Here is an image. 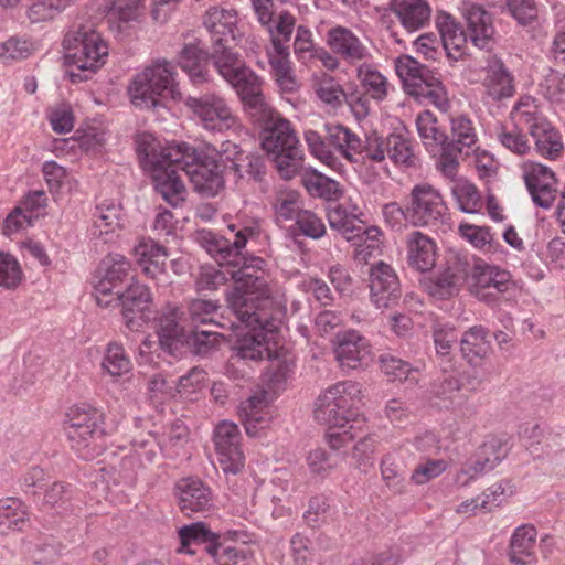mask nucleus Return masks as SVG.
Here are the masks:
<instances>
[{"label":"nucleus","instance_id":"1","mask_svg":"<svg viewBox=\"0 0 565 565\" xmlns=\"http://www.w3.org/2000/svg\"><path fill=\"white\" fill-rule=\"evenodd\" d=\"M233 273L234 288L227 294V303L238 321L248 329L239 334L232 360H262L271 356L276 345L275 326L270 311L282 302L284 295L265 273L263 258L250 259Z\"/></svg>","mask_w":565,"mask_h":565},{"label":"nucleus","instance_id":"2","mask_svg":"<svg viewBox=\"0 0 565 565\" xmlns=\"http://www.w3.org/2000/svg\"><path fill=\"white\" fill-rule=\"evenodd\" d=\"M177 76L175 66L170 61H153L130 81V102L140 109H157L168 100L180 102L182 93Z\"/></svg>","mask_w":565,"mask_h":565},{"label":"nucleus","instance_id":"3","mask_svg":"<svg viewBox=\"0 0 565 565\" xmlns=\"http://www.w3.org/2000/svg\"><path fill=\"white\" fill-rule=\"evenodd\" d=\"M170 160L182 166L193 189L204 196H215L224 188V178L218 163L220 153L212 145L193 148L184 142H172Z\"/></svg>","mask_w":565,"mask_h":565},{"label":"nucleus","instance_id":"4","mask_svg":"<svg viewBox=\"0 0 565 565\" xmlns=\"http://www.w3.org/2000/svg\"><path fill=\"white\" fill-rule=\"evenodd\" d=\"M171 145H161L151 136H145L138 145V151L143 154L145 164L152 173L156 191L167 203L177 207L184 202L186 189L178 173L183 164H178L167 156Z\"/></svg>","mask_w":565,"mask_h":565},{"label":"nucleus","instance_id":"5","mask_svg":"<svg viewBox=\"0 0 565 565\" xmlns=\"http://www.w3.org/2000/svg\"><path fill=\"white\" fill-rule=\"evenodd\" d=\"M263 149L273 157L279 174L291 179L301 168L303 153L299 139L289 120L280 114L274 115L264 124Z\"/></svg>","mask_w":565,"mask_h":565},{"label":"nucleus","instance_id":"6","mask_svg":"<svg viewBox=\"0 0 565 565\" xmlns=\"http://www.w3.org/2000/svg\"><path fill=\"white\" fill-rule=\"evenodd\" d=\"M361 401V387L356 382L342 381L321 393L315 407V418L332 429L358 424L353 406Z\"/></svg>","mask_w":565,"mask_h":565},{"label":"nucleus","instance_id":"7","mask_svg":"<svg viewBox=\"0 0 565 565\" xmlns=\"http://www.w3.org/2000/svg\"><path fill=\"white\" fill-rule=\"evenodd\" d=\"M103 422V413L89 405H76L66 413L64 430L71 448L79 457L90 460L98 455Z\"/></svg>","mask_w":565,"mask_h":565},{"label":"nucleus","instance_id":"8","mask_svg":"<svg viewBox=\"0 0 565 565\" xmlns=\"http://www.w3.org/2000/svg\"><path fill=\"white\" fill-rule=\"evenodd\" d=\"M194 120L206 131L241 134L244 125L235 109L223 96L209 93L185 100Z\"/></svg>","mask_w":565,"mask_h":565},{"label":"nucleus","instance_id":"9","mask_svg":"<svg viewBox=\"0 0 565 565\" xmlns=\"http://www.w3.org/2000/svg\"><path fill=\"white\" fill-rule=\"evenodd\" d=\"M65 60L82 71L95 72L105 64L108 45L92 25L70 30L64 40Z\"/></svg>","mask_w":565,"mask_h":565},{"label":"nucleus","instance_id":"10","mask_svg":"<svg viewBox=\"0 0 565 565\" xmlns=\"http://www.w3.org/2000/svg\"><path fill=\"white\" fill-rule=\"evenodd\" d=\"M228 230L234 234V239L231 241L228 237L220 236L211 232H202L200 234L201 245L205 250L220 264L238 265L242 260V265L238 270L243 268L244 263H249L255 257H243L242 250L246 246L248 239L256 237L259 234L257 226H244L237 228L236 225L230 224ZM237 271V269H236ZM235 273L233 270L231 276Z\"/></svg>","mask_w":565,"mask_h":565},{"label":"nucleus","instance_id":"11","mask_svg":"<svg viewBox=\"0 0 565 565\" xmlns=\"http://www.w3.org/2000/svg\"><path fill=\"white\" fill-rule=\"evenodd\" d=\"M447 205L440 191L427 182L415 184L406 201V221L414 226H429L443 222Z\"/></svg>","mask_w":565,"mask_h":565},{"label":"nucleus","instance_id":"12","mask_svg":"<svg viewBox=\"0 0 565 565\" xmlns=\"http://www.w3.org/2000/svg\"><path fill=\"white\" fill-rule=\"evenodd\" d=\"M469 291L479 300L494 302L513 287L509 271L482 262L470 264Z\"/></svg>","mask_w":565,"mask_h":565},{"label":"nucleus","instance_id":"13","mask_svg":"<svg viewBox=\"0 0 565 565\" xmlns=\"http://www.w3.org/2000/svg\"><path fill=\"white\" fill-rule=\"evenodd\" d=\"M241 431L228 420L220 423L214 430V444L218 463L226 473L239 472L245 463L241 445Z\"/></svg>","mask_w":565,"mask_h":565},{"label":"nucleus","instance_id":"14","mask_svg":"<svg viewBox=\"0 0 565 565\" xmlns=\"http://www.w3.org/2000/svg\"><path fill=\"white\" fill-rule=\"evenodd\" d=\"M115 297L122 307L124 322L129 330L139 331L151 319L152 298L147 286L132 282L124 292L116 290Z\"/></svg>","mask_w":565,"mask_h":565},{"label":"nucleus","instance_id":"15","mask_svg":"<svg viewBox=\"0 0 565 565\" xmlns=\"http://www.w3.org/2000/svg\"><path fill=\"white\" fill-rule=\"evenodd\" d=\"M520 169L533 202L543 209L551 207L557 194V180L553 170L531 160L524 161Z\"/></svg>","mask_w":565,"mask_h":565},{"label":"nucleus","instance_id":"16","mask_svg":"<svg viewBox=\"0 0 565 565\" xmlns=\"http://www.w3.org/2000/svg\"><path fill=\"white\" fill-rule=\"evenodd\" d=\"M469 273L470 260L468 257L451 253L447 257L444 270L428 282V292L440 299L454 297L459 294L468 280Z\"/></svg>","mask_w":565,"mask_h":565},{"label":"nucleus","instance_id":"17","mask_svg":"<svg viewBox=\"0 0 565 565\" xmlns=\"http://www.w3.org/2000/svg\"><path fill=\"white\" fill-rule=\"evenodd\" d=\"M130 262L120 254H111L104 258L100 266V278L95 285V299L99 307L117 303L116 290L129 275Z\"/></svg>","mask_w":565,"mask_h":565},{"label":"nucleus","instance_id":"18","mask_svg":"<svg viewBox=\"0 0 565 565\" xmlns=\"http://www.w3.org/2000/svg\"><path fill=\"white\" fill-rule=\"evenodd\" d=\"M333 344L335 359L342 369H362L372 361L370 342L355 330L337 333Z\"/></svg>","mask_w":565,"mask_h":565},{"label":"nucleus","instance_id":"19","mask_svg":"<svg viewBox=\"0 0 565 565\" xmlns=\"http://www.w3.org/2000/svg\"><path fill=\"white\" fill-rule=\"evenodd\" d=\"M173 491L180 511L186 516L205 513L213 508V492L199 478L186 477L178 480Z\"/></svg>","mask_w":565,"mask_h":565},{"label":"nucleus","instance_id":"20","mask_svg":"<svg viewBox=\"0 0 565 565\" xmlns=\"http://www.w3.org/2000/svg\"><path fill=\"white\" fill-rule=\"evenodd\" d=\"M237 12L223 8H211L203 17V24L211 34L212 46L239 44L243 32L237 25Z\"/></svg>","mask_w":565,"mask_h":565},{"label":"nucleus","instance_id":"21","mask_svg":"<svg viewBox=\"0 0 565 565\" xmlns=\"http://www.w3.org/2000/svg\"><path fill=\"white\" fill-rule=\"evenodd\" d=\"M482 87L484 95L492 102L511 98L515 93V79L504 62L493 55L483 67Z\"/></svg>","mask_w":565,"mask_h":565},{"label":"nucleus","instance_id":"22","mask_svg":"<svg viewBox=\"0 0 565 565\" xmlns=\"http://www.w3.org/2000/svg\"><path fill=\"white\" fill-rule=\"evenodd\" d=\"M370 292L372 302L380 309L391 307L401 297L398 278L384 262H379L370 270Z\"/></svg>","mask_w":565,"mask_h":565},{"label":"nucleus","instance_id":"23","mask_svg":"<svg viewBox=\"0 0 565 565\" xmlns=\"http://www.w3.org/2000/svg\"><path fill=\"white\" fill-rule=\"evenodd\" d=\"M326 43L333 54L353 64L371 57V52L362 40L349 28L334 25L326 34Z\"/></svg>","mask_w":565,"mask_h":565},{"label":"nucleus","instance_id":"24","mask_svg":"<svg viewBox=\"0 0 565 565\" xmlns=\"http://www.w3.org/2000/svg\"><path fill=\"white\" fill-rule=\"evenodd\" d=\"M395 71L402 82L404 92L413 97L423 94V89L435 77L426 66L411 55L398 56L395 60Z\"/></svg>","mask_w":565,"mask_h":565},{"label":"nucleus","instance_id":"25","mask_svg":"<svg viewBox=\"0 0 565 565\" xmlns=\"http://www.w3.org/2000/svg\"><path fill=\"white\" fill-rule=\"evenodd\" d=\"M239 418L248 436L256 437L266 429L271 420L265 393L250 396L239 405Z\"/></svg>","mask_w":565,"mask_h":565},{"label":"nucleus","instance_id":"26","mask_svg":"<svg viewBox=\"0 0 565 565\" xmlns=\"http://www.w3.org/2000/svg\"><path fill=\"white\" fill-rule=\"evenodd\" d=\"M134 256L145 275L158 279L166 271L168 253L164 246L150 238H142L134 247Z\"/></svg>","mask_w":565,"mask_h":565},{"label":"nucleus","instance_id":"27","mask_svg":"<svg viewBox=\"0 0 565 565\" xmlns=\"http://www.w3.org/2000/svg\"><path fill=\"white\" fill-rule=\"evenodd\" d=\"M436 25L447 56L455 61L459 60L467 43V35L460 25L451 15L445 13L437 15Z\"/></svg>","mask_w":565,"mask_h":565},{"label":"nucleus","instance_id":"28","mask_svg":"<svg viewBox=\"0 0 565 565\" xmlns=\"http://www.w3.org/2000/svg\"><path fill=\"white\" fill-rule=\"evenodd\" d=\"M326 138L342 159L348 162H355L358 150L361 148V138L350 128L340 124H326Z\"/></svg>","mask_w":565,"mask_h":565},{"label":"nucleus","instance_id":"29","mask_svg":"<svg viewBox=\"0 0 565 565\" xmlns=\"http://www.w3.org/2000/svg\"><path fill=\"white\" fill-rule=\"evenodd\" d=\"M408 263L418 271H427L436 265V245L420 232H412L407 239Z\"/></svg>","mask_w":565,"mask_h":565},{"label":"nucleus","instance_id":"30","mask_svg":"<svg viewBox=\"0 0 565 565\" xmlns=\"http://www.w3.org/2000/svg\"><path fill=\"white\" fill-rule=\"evenodd\" d=\"M469 38L478 47H486L494 34L492 18L481 6L469 4L466 8Z\"/></svg>","mask_w":565,"mask_h":565},{"label":"nucleus","instance_id":"31","mask_svg":"<svg viewBox=\"0 0 565 565\" xmlns=\"http://www.w3.org/2000/svg\"><path fill=\"white\" fill-rule=\"evenodd\" d=\"M182 316L183 312L175 306L168 305L162 310L158 323V339L163 349L171 351L175 343L183 342L185 334L180 326Z\"/></svg>","mask_w":565,"mask_h":565},{"label":"nucleus","instance_id":"32","mask_svg":"<svg viewBox=\"0 0 565 565\" xmlns=\"http://www.w3.org/2000/svg\"><path fill=\"white\" fill-rule=\"evenodd\" d=\"M394 12L409 32L426 25L430 19V7L425 0H394Z\"/></svg>","mask_w":565,"mask_h":565},{"label":"nucleus","instance_id":"33","mask_svg":"<svg viewBox=\"0 0 565 565\" xmlns=\"http://www.w3.org/2000/svg\"><path fill=\"white\" fill-rule=\"evenodd\" d=\"M132 370V363L126 353L122 344L109 342L104 351L100 362V372L103 376H109L113 381H118Z\"/></svg>","mask_w":565,"mask_h":565},{"label":"nucleus","instance_id":"34","mask_svg":"<svg viewBox=\"0 0 565 565\" xmlns=\"http://www.w3.org/2000/svg\"><path fill=\"white\" fill-rule=\"evenodd\" d=\"M356 78L371 98L382 102L388 96L390 83L387 78L374 64L367 63L366 60L358 66Z\"/></svg>","mask_w":565,"mask_h":565},{"label":"nucleus","instance_id":"35","mask_svg":"<svg viewBox=\"0 0 565 565\" xmlns=\"http://www.w3.org/2000/svg\"><path fill=\"white\" fill-rule=\"evenodd\" d=\"M301 182L313 196L335 200L342 194V189L338 181L323 175L315 169L306 168L301 173Z\"/></svg>","mask_w":565,"mask_h":565},{"label":"nucleus","instance_id":"36","mask_svg":"<svg viewBox=\"0 0 565 565\" xmlns=\"http://www.w3.org/2000/svg\"><path fill=\"white\" fill-rule=\"evenodd\" d=\"M381 232L377 227H362L361 232L354 234L353 245L354 260L359 264H367L371 259L379 257L382 253Z\"/></svg>","mask_w":565,"mask_h":565},{"label":"nucleus","instance_id":"37","mask_svg":"<svg viewBox=\"0 0 565 565\" xmlns=\"http://www.w3.org/2000/svg\"><path fill=\"white\" fill-rule=\"evenodd\" d=\"M536 534L535 527L531 525H522L515 530L510 542V558L512 562L520 565L531 562Z\"/></svg>","mask_w":565,"mask_h":565},{"label":"nucleus","instance_id":"38","mask_svg":"<svg viewBox=\"0 0 565 565\" xmlns=\"http://www.w3.org/2000/svg\"><path fill=\"white\" fill-rule=\"evenodd\" d=\"M130 446V455L125 462L137 461V466L140 468L153 463L161 451L159 441L151 433H139L134 436Z\"/></svg>","mask_w":565,"mask_h":565},{"label":"nucleus","instance_id":"39","mask_svg":"<svg viewBox=\"0 0 565 565\" xmlns=\"http://www.w3.org/2000/svg\"><path fill=\"white\" fill-rule=\"evenodd\" d=\"M305 140L310 153L317 160L339 174L345 173V166L342 163L341 159L330 149V145L327 138L323 139L315 130H307L305 132Z\"/></svg>","mask_w":565,"mask_h":565},{"label":"nucleus","instance_id":"40","mask_svg":"<svg viewBox=\"0 0 565 565\" xmlns=\"http://www.w3.org/2000/svg\"><path fill=\"white\" fill-rule=\"evenodd\" d=\"M28 522L25 504L17 498H4L0 500V533L20 531Z\"/></svg>","mask_w":565,"mask_h":565},{"label":"nucleus","instance_id":"41","mask_svg":"<svg viewBox=\"0 0 565 565\" xmlns=\"http://www.w3.org/2000/svg\"><path fill=\"white\" fill-rule=\"evenodd\" d=\"M511 118L516 125L526 126L529 132L539 129V127L547 122L541 107L531 96L520 97L512 108Z\"/></svg>","mask_w":565,"mask_h":565},{"label":"nucleus","instance_id":"42","mask_svg":"<svg viewBox=\"0 0 565 565\" xmlns=\"http://www.w3.org/2000/svg\"><path fill=\"white\" fill-rule=\"evenodd\" d=\"M206 54L195 44H186L179 54L178 63L194 84L207 81Z\"/></svg>","mask_w":565,"mask_h":565},{"label":"nucleus","instance_id":"43","mask_svg":"<svg viewBox=\"0 0 565 565\" xmlns=\"http://www.w3.org/2000/svg\"><path fill=\"white\" fill-rule=\"evenodd\" d=\"M311 86L323 104L334 109L342 105L345 92L333 76L326 73L313 74Z\"/></svg>","mask_w":565,"mask_h":565},{"label":"nucleus","instance_id":"44","mask_svg":"<svg viewBox=\"0 0 565 565\" xmlns=\"http://www.w3.org/2000/svg\"><path fill=\"white\" fill-rule=\"evenodd\" d=\"M530 135L534 138L536 151L544 158L557 159L564 149L562 137L547 121Z\"/></svg>","mask_w":565,"mask_h":565},{"label":"nucleus","instance_id":"45","mask_svg":"<svg viewBox=\"0 0 565 565\" xmlns=\"http://www.w3.org/2000/svg\"><path fill=\"white\" fill-rule=\"evenodd\" d=\"M461 352L469 363L486 358L490 351L487 340V331L483 327L476 326L466 331L460 341Z\"/></svg>","mask_w":565,"mask_h":565},{"label":"nucleus","instance_id":"46","mask_svg":"<svg viewBox=\"0 0 565 565\" xmlns=\"http://www.w3.org/2000/svg\"><path fill=\"white\" fill-rule=\"evenodd\" d=\"M416 127L423 143L431 151L439 149L448 141V136L438 128L437 118L429 110L417 115Z\"/></svg>","mask_w":565,"mask_h":565},{"label":"nucleus","instance_id":"47","mask_svg":"<svg viewBox=\"0 0 565 565\" xmlns=\"http://www.w3.org/2000/svg\"><path fill=\"white\" fill-rule=\"evenodd\" d=\"M450 137L447 142L456 147L471 148L478 141L476 127L472 120L463 114H456L449 117Z\"/></svg>","mask_w":565,"mask_h":565},{"label":"nucleus","instance_id":"48","mask_svg":"<svg viewBox=\"0 0 565 565\" xmlns=\"http://www.w3.org/2000/svg\"><path fill=\"white\" fill-rule=\"evenodd\" d=\"M236 44L212 46L211 57L218 74L227 82L242 67L244 62L232 50Z\"/></svg>","mask_w":565,"mask_h":565},{"label":"nucleus","instance_id":"49","mask_svg":"<svg viewBox=\"0 0 565 565\" xmlns=\"http://www.w3.org/2000/svg\"><path fill=\"white\" fill-rule=\"evenodd\" d=\"M435 396L443 406L450 408L461 407L468 399V396L462 392L461 381L454 375L446 376L436 385Z\"/></svg>","mask_w":565,"mask_h":565},{"label":"nucleus","instance_id":"50","mask_svg":"<svg viewBox=\"0 0 565 565\" xmlns=\"http://www.w3.org/2000/svg\"><path fill=\"white\" fill-rule=\"evenodd\" d=\"M328 222L331 228L342 233L347 241H353L354 234L361 232L362 222L352 214H349L345 207L337 205L329 210Z\"/></svg>","mask_w":565,"mask_h":565},{"label":"nucleus","instance_id":"51","mask_svg":"<svg viewBox=\"0 0 565 565\" xmlns=\"http://www.w3.org/2000/svg\"><path fill=\"white\" fill-rule=\"evenodd\" d=\"M119 209L115 205H99L94 214L92 235L103 238L119 228Z\"/></svg>","mask_w":565,"mask_h":565},{"label":"nucleus","instance_id":"52","mask_svg":"<svg viewBox=\"0 0 565 565\" xmlns=\"http://www.w3.org/2000/svg\"><path fill=\"white\" fill-rule=\"evenodd\" d=\"M451 192L462 212L473 214L481 207L480 193L475 184L468 180H457Z\"/></svg>","mask_w":565,"mask_h":565},{"label":"nucleus","instance_id":"53","mask_svg":"<svg viewBox=\"0 0 565 565\" xmlns=\"http://www.w3.org/2000/svg\"><path fill=\"white\" fill-rule=\"evenodd\" d=\"M206 550L220 565H248V559L252 557V551L246 546L213 544Z\"/></svg>","mask_w":565,"mask_h":565},{"label":"nucleus","instance_id":"54","mask_svg":"<svg viewBox=\"0 0 565 565\" xmlns=\"http://www.w3.org/2000/svg\"><path fill=\"white\" fill-rule=\"evenodd\" d=\"M495 136L500 143L515 154H525L530 151V143L526 136L515 126L509 127L504 124L495 126Z\"/></svg>","mask_w":565,"mask_h":565},{"label":"nucleus","instance_id":"55","mask_svg":"<svg viewBox=\"0 0 565 565\" xmlns=\"http://www.w3.org/2000/svg\"><path fill=\"white\" fill-rule=\"evenodd\" d=\"M260 24L266 26L270 35L271 46H274V42L276 41L287 44L291 39L296 25V18L288 11H282L276 17L273 14L268 23Z\"/></svg>","mask_w":565,"mask_h":565},{"label":"nucleus","instance_id":"56","mask_svg":"<svg viewBox=\"0 0 565 565\" xmlns=\"http://www.w3.org/2000/svg\"><path fill=\"white\" fill-rule=\"evenodd\" d=\"M448 468L445 459L425 458L416 465L409 479L416 486H424L441 476Z\"/></svg>","mask_w":565,"mask_h":565},{"label":"nucleus","instance_id":"57","mask_svg":"<svg viewBox=\"0 0 565 565\" xmlns=\"http://www.w3.org/2000/svg\"><path fill=\"white\" fill-rule=\"evenodd\" d=\"M387 138L377 135H369L365 140L361 139V148L358 150L356 161L369 160L373 163H386Z\"/></svg>","mask_w":565,"mask_h":565},{"label":"nucleus","instance_id":"58","mask_svg":"<svg viewBox=\"0 0 565 565\" xmlns=\"http://www.w3.org/2000/svg\"><path fill=\"white\" fill-rule=\"evenodd\" d=\"M230 166V170L234 173L236 181L244 178L254 181H260L265 174V167L263 160L258 156L245 154Z\"/></svg>","mask_w":565,"mask_h":565},{"label":"nucleus","instance_id":"59","mask_svg":"<svg viewBox=\"0 0 565 565\" xmlns=\"http://www.w3.org/2000/svg\"><path fill=\"white\" fill-rule=\"evenodd\" d=\"M509 452L508 439L502 436H488L479 448L481 457L493 469Z\"/></svg>","mask_w":565,"mask_h":565},{"label":"nucleus","instance_id":"60","mask_svg":"<svg viewBox=\"0 0 565 565\" xmlns=\"http://www.w3.org/2000/svg\"><path fill=\"white\" fill-rule=\"evenodd\" d=\"M181 547L180 552L194 554L195 551L191 550V545L202 544L213 539L212 532L202 522H196L191 525H185L179 531Z\"/></svg>","mask_w":565,"mask_h":565},{"label":"nucleus","instance_id":"61","mask_svg":"<svg viewBox=\"0 0 565 565\" xmlns=\"http://www.w3.org/2000/svg\"><path fill=\"white\" fill-rule=\"evenodd\" d=\"M239 98L250 116L263 122V125L267 122L270 117L279 114L266 102L260 88Z\"/></svg>","mask_w":565,"mask_h":565},{"label":"nucleus","instance_id":"62","mask_svg":"<svg viewBox=\"0 0 565 565\" xmlns=\"http://www.w3.org/2000/svg\"><path fill=\"white\" fill-rule=\"evenodd\" d=\"M381 369L391 381H417V370L411 367L407 362L398 358L392 355L382 356Z\"/></svg>","mask_w":565,"mask_h":565},{"label":"nucleus","instance_id":"63","mask_svg":"<svg viewBox=\"0 0 565 565\" xmlns=\"http://www.w3.org/2000/svg\"><path fill=\"white\" fill-rule=\"evenodd\" d=\"M387 157L396 164L412 167L415 164L416 157L409 142L398 135L387 137Z\"/></svg>","mask_w":565,"mask_h":565},{"label":"nucleus","instance_id":"64","mask_svg":"<svg viewBox=\"0 0 565 565\" xmlns=\"http://www.w3.org/2000/svg\"><path fill=\"white\" fill-rule=\"evenodd\" d=\"M544 96L552 103H565V75L550 70L540 84Z\"/></svg>","mask_w":565,"mask_h":565}]
</instances>
